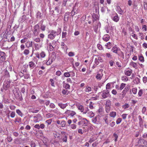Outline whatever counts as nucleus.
<instances>
[{
	"label": "nucleus",
	"instance_id": "33",
	"mask_svg": "<svg viewBox=\"0 0 147 147\" xmlns=\"http://www.w3.org/2000/svg\"><path fill=\"white\" fill-rule=\"evenodd\" d=\"M24 77L25 79H28L30 77V75L28 73H24Z\"/></svg>",
	"mask_w": 147,
	"mask_h": 147
},
{
	"label": "nucleus",
	"instance_id": "5",
	"mask_svg": "<svg viewBox=\"0 0 147 147\" xmlns=\"http://www.w3.org/2000/svg\"><path fill=\"white\" fill-rule=\"evenodd\" d=\"M43 20L40 21L38 23V24H39L38 25L40 26V30L42 31H44L45 30L46 28V26L45 25L43 24Z\"/></svg>",
	"mask_w": 147,
	"mask_h": 147
},
{
	"label": "nucleus",
	"instance_id": "28",
	"mask_svg": "<svg viewBox=\"0 0 147 147\" xmlns=\"http://www.w3.org/2000/svg\"><path fill=\"white\" fill-rule=\"evenodd\" d=\"M143 145L140 146V147H147V142L144 140H142Z\"/></svg>",
	"mask_w": 147,
	"mask_h": 147
},
{
	"label": "nucleus",
	"instance_id": "9",
	"mask_svg": "<svg viewBox=\"0 0 147 147\" xmlns=\"http://www.w3.org/2000/svg\"><path fill=\"white\" fill-rule=\"evenodd\" d=\"M119 50H120L119 48L117 47L116 45L113 47L111 50L113 53H116L117 55H119L118 51Z\"/></svg>",
	"mask_w": 147,
	"mask_h": 147
},
{
	"label": "nucleus",
	"instance_id": "49",
	"mask_svg": "<svg viewBox=\"0 0 147 147\" xmlns=\"http://www.w3.org/2000/svg\"><path fill=\"white\" fill-rule=\"evenodd\" d=\"M138 117L139 119V125L140 126H141L143 124V120L140 115H139Z\"/></svg>",
	"mask_w": 147,
	"mask_h": 147
},
{
	"label": "nucleus",
	"instance_id": "8",
	"mask_svg": "<svg viewBox=\"0 0 147 147\" xmlns=\"http://www.w3.org/2000/svg\"><path fill=\"white\" fill-rule=\"evenodd\" d=\"M110 101L108 100L107 101L105 105V111L106 113H109L110 110L111 106L109 103Z\"/></svg>",
	"mask_w": 147,
	"mask_h": 147
},
{
	"label": "nucleus",
	"instance_id": "58",
	"mask_svg": "<svg viewBox=\"0 0 147 147\" xmlns=\"http://www.w3.org/2000/svg\"><path fill=\"white\" fill-rule=\"evenodd\" d=\"M52 45L53 46L54 48L55 47L57 44V42L55 40H53L51 43Z\"/></svg>",
	"mask_w": 147,
	"mask_h": 147
},
{
	"label": "nucleus",
	"instance_id": "50",
	"mask_svg": "<svg viewBox=\"0 0 147 147\" xmlns=\"http://www.w3.org/2000/svg\"><path fill=\"white\" fill-rule=\"evenodd\" d=\"M106 9H108V7L106 6H104L102 7L101 11L102 13H104Z\"/></svg>",
	"mask_w": 147,
	"mask_h": 147
},
{
	"label": "nucleus",
	"instance_id": "24",
	"mask_svg": "<svg viewBox=\"0 0 147 147\" xmlns=\"http://www.w3.org/2000/svg\"><path fill=\"white\" fill-rule=\"evenodd\" d=\"M92 121L95 124H98L99 123V121L97 120V117H95L92 119Z\"/></svg>",
	"mask_w": 147,
	"mask_h": 147
},
{
	"label": "nucleus",
	"instance_id": "46",
	"mask_svg": "<svg viewBox=\"0 0 147 147\" xmlns=\"http://www.w3.org/2000/svg\"><path fill=\"white\" fill-rule=\"evenodd\" d=\"M126 84L123 83H121L120 86L119 87V90H122L125 86Z\"/></svg>",
	"mask_w": 147,
	"mask_h": 147
},
{
	"label": "nucleus",
	"instance_id": "31",
	"mask_svg": "<svg viewBox=\"0 0 147 147\" xmlns=\"http://www.w3.org/2000/svg\"><path fill=\"white\" fill-rule=\"evenodd\" d=\"M130 65L135 68H137V64L136 63L132 61L130 63Z\"/></svg>",
	"mask_w": 147,
	"mask_h": 147
},
{
	"label": "nucleus",
	"instance_id": "14",
	"mask_svg": "<svg viewBox=\"0 0 147 147\" xmlns=\"http://www.w3.org/2000/svg\"><path fill=\"white\" fill-rule=\"evenodd\" d=\"M110 38V37L109 35L108 34H106L104 35L102 39L104 41L107 42L109 40Z\"/></svg>",
	"mask_w": 147,
	"mask_h": 147
},
{
	"label": "nucleus",
	"instance_id": "51",
	"mask_svg": "<svg viewBox=\"0 0 147 147\" xmlns=\"http://www.w3.org/2000/svg\"><path fill=\"white\" fill-rule=\"evenodd\" d=\"M129 104L127 103H125V104L122 106V108L124 109H125L129 108Z\"/></svg>",
	"mask_w": 147,
	"mask_h": 147
},
{
	"label": "nucleus",
	"instance_id": "15",
	"mask_svg": "<svg viewBox=\"0 0 147 147\" xmlns=\"http://www.w3.org/2000/svg\"><path fill=\"white\" fill-rule=\"evenodd\" d=\"M3 72L4 73V75L5 77L7 78H9L10 76V74L6 68L5 69L3 70Z\"/></svg>",
	"mask_w": 147,
	"mask_h": 147
},
{
	"label": "nucleus",
	"instance_id": "45",
	"mask_svg": "<svg viewBox=\"0 0 147 147\" xmlns=\"http://www.w3.org/2000/svg\"><path fill=\"white\" fill-rule=\"evenodd\" d=\"M64 76L68 78L70 76L69 72H66L64 73Z\"/></svg>",
	"mask_w": 147,
	"mask_h": 147
},
{
	"label": "nucleus",
	"instance_id": "10",
	"mask_svg": "<svg viewBox=\"0 0 147 147\" xmlns=\"http://www.w3.org/2000/svg\"><path fill=\"white\" fill-rule=\"evenodd\" d=\"M11 81L10 80H7L5 81L3 83V86L4 88H9L10 86Z\"/></svg>",
	"mask_w": 147,
	"mask_h": 147
},
{
	"label": "nucleus",
	"instance_id": "26",
	"mask_svg": "<svg viewBox=\"0 0 147 147\" xmlns=\"http://www.w3.org/2000/svg\"><path fill=\"white\" fill-rule=\"evenodd\" d=\"M41 47V46L40 45L37 43L34 44V47L35 50H38Z\"/></svg>",
	"mask_w": 147,
	"mask_h": 147
},
{
	"label": "nucleus",
	"instance_id": "62",
	"mask_svg": "<svg viewBox=\"0 0 147 147\" xmlns=\"http://www.w3.org/2000/svg\"><path fill=\"white\" fill-rule=\"evenodd\" d=\"M119 55L120 57L122 58L123 59H124V54L123 53V52L121 51L120 53H119V54L118 55Z\"/></svg>",
	"mask_w": 147,
	"mask_h": 147
},
{
	"label": "nucleus",
	"instance_id": "59",
	"mask_svg": "<svg viewBox=\"0 0 147 147\" xmlns=\"http://www.w3.org/2000/svg\"><path fill=\"white\" fill-rule=\"evenodd\" d=\"M130 87L129 85H127L124 88L123 90L127 92L129 90Z\"/></svg>",
	"mask_w": 147,
	"mask_h": 147
},
{
	"label": "nucleus",
	"instance_id": "6",
	"mask_svg": "<svg viewBox=\"0 0 147 147\" xmlns=\"http://www.w3.org/2000/svg\"><path fill=\"white\" fill-rule=\"evenodd\" d=\"M65 113L67 114L69 116H70L72 117L76 114V113L74 111L68 110L65 111Z\"/></svg>",
	"mask_w": 147,
	"mask_h": 147
},
{
	"label": "nucleus",
	"instance_id": "37",
	"mask_svg": "<svg viewBox=\"0 0 147 147\" xmlns=\"http://www.w3.org/2000/svg\"><path fill=\"white\" fill-rule=\"evenodd\" d=\"M134 82L136 84H138L140 83V80L138 77L136 78L134 80Z\"/></svg>",
	"mask_w": 147,
	"mask_h": 147
},
{
	"label": "nucleus",
	"instance_id": "11",
	"mask_svg": "<svg viewBox=\"0 0 147 147\" xmlns=\"http://www.w3.org/2000/svg\"><path fill=\"white\" fill-rule=\"evenodd\" d=\"M34 118L36 122H38L42 119V116L40 114H38L36 116H34Z\"/></svg>",
	"mask_w": 147,
	"mask_h": 147
},
{
	"label": "nucleus",
	"instance_id": "43",
	"mask_svg": "<svg viewBox=\"0 0 147 147\" xmlns=\"http://www.w3.org/2000/svg\"><path fill=\"white\" fill-rule=\"evenodd\" d=\"M103 109L102 107H100L99 109H98V113L101 114H102L103 113Z\"/></svg>",
	"mask_w": 147,
	"mask_h": 147
},
{
	"label": "nucleus",
	"instance_id": "48",
	"mask_svg": "<svg viewBox=\"0 0 147 147\" xmlns=\"http://www.w3.org/2000/svg\"><path fill=\"white\" fill-rule=\"evenodd\" d=\"M121 80H122L126 82L128 80V78L125 76H123L121 77Z\"/></svg>",
	"mask_w": 147,
	"mask_h": 147
},
{
	"label": "nucleus",
	"instance_id": "41",
	"mask_svg": "<svg viewBox=\"0 0 147 147\" xmlns=\"http://www.w3.org/2000/svg\"><path fill=\"white\" fill-rule=\"evenodd\" d=\"M69 12H67L65 13V15L64 16V20L66 21L69 18Z\"/></svg>",
	"mask_w": 147,
	"mask_h": 147
},
{
	"label": "nucleus",
	"instance_id": "40",
	"mask_svg": "<svg viewBox=\"0 0 147 147\" xmlns=\"http://www.w3.org/2000/svg\"><path fill=\"white\" fill-rule=\"evenodd\" d=\"M111 27H110L109 26H107L105 27V29L107 33H109V31Z\"/></svg>",
	"mask_w": 147,
	"mask_h": 147
},
{
	"label": "nucleus",
	"instance_id": "35",
	"mask_svg": "<svg viewBox=\"0 0 147 147\" xmlns=\"http://www.w3.org/2000/svg\"><path fill=\"white\" fill-rule=\"evenodd\" d=\"M116 115V113L115 112L112 111L110 113V116L111 117L114 118Z\"/></svg>",
	"mask_w": 147,
	"mask_h": 147
},
{
	"label": "nucleus",
	"instance_id": "34",
	"mask_svg": "<svg viewBox=\"0 0 147 147\" xmlns=\"http://www.w3.org/2000/svg\"><path fill=\"white\" fill-rule=\"evenodd\" d=\"M63 87L66 89H69L70 86L68 84L64 83L63 85Z\"/></svg>",
	"mask_w": 147,
	"mask_h": 147
},
{
	"label": "nucleus",
	"instance_id": "47",
	"mask_svg": "<svg viewBox=\"0 0 147 147\" xmlns=\"http://www.w3.org/2000/svg\"><path fill=\"white\" fill-rule=\"evenodd\" d=\"M94 104L92 102H90L89 105V107L91 109H92L94 108L93 105Z\"/></svg>",
	"mask_w": 147,
	"mask_h": 147
},
{
	"label": "nucleus",
	"instance_id": "53",
	"mask_svg": "<svg viewBox=\"0 0 147 147\" xmlns=\"http://www.w3.org/2000/svg\"><path fill=\"white\" fill-rule=\"evenodd\" d=\"M67 33L66 32H63L62 33V38H66Z\"/></svg>",
	"mask_w": 147,
	"mask_h": 147
},
{
	"label": "nucleus",
	"instance_id": "63",
	"mask_svg": "<svg viewBox=\"0 0 147 147\" xmlns=\"http://www.w3.org/2000/svg\"><path fill=\"white\" fill-rule=\"evenodd\" d=\"M30 146L31 147H36V144L35 142L32 141L30 143Z\"/></svg>",
	"mask_w": 147,
	"mask_h": 147
},
{
	"label": "nucleus",
	"instance_id": "12",
	"mask_svg": "<svg viewBox=\"0 0 147 147\" xmlns=\"http://www.w3.org/2000/svg\"><path fill=\"white\" fill-rule=\"evenodd\" d=\"M133 71L130 69H127L124 71L125 74L128 76H129L132 73Z\"/></svg>",
	"mask_w": 147,
	"mask_h": 147
},
{
	"label": "nucleus",
	"instance_id": "52",
	"mask_svg": "<svg viewBox=\"0 0 147 147\" xmlns=\"http://www.w3.org/2000/svg\"><path fill=\"white\" fill-rule=\"evenodd\" d=\"M29 52L30 51L29 50L26 49L24 50L23 52V54L25 55H27L29 54Z\"/></svg>",
	"mask_w": 147,
	"mask_h": 147
},
{
	"label": "nucleus",
	"instance_id": "38",
	"mask_svg": "<svg viewBox=\"0 0 147 147\" xmlns=\"http://www.w3.org/2000/svg\"><path fill=\"white\" fill-rule=\"evenodd\" d=\"M92 91V88L89 86H87L85 89L86 92H89Z\"/></svg>",
	"mask_w": 147,
	"mask_h": 147
},
{
	"label": "nucleus",
	"instance_id": "4",
	"mask_svg": "<svg viewBox=\"0 0 147 147\" xmlns=\"http://www.w3.org/2000/svg\"><path fill=\"white\" fill-rule=\"evenodd\" d=\"M35 54L36 57L39 59L42 58H44L46 56V53L43 51H41L40 53L37 52Z\"/></svg>",
	"mask_w": 147,
	"mask_h": 147
},
{
	"label": "nucleus",
	"instance_id": "19",
	"mask_svg": "<svg viewBox=\"0 0 147 147\" xmlns=\"http://www.w3.org/2000/svg\"><path fill=\"white\" fill-rule=\"evenodd\" d=\"M86 116L90 118H92L94 115V113L92 111H88Z\"/></svg>",
	"mask_w": 147,
	"mask_h": 147
},
{
	"label": "nucleus",
	"instance_id": "60",
	"mask_svg": "<svg viewBox=\"0 0 147 147\" xmlns=\"http://www.w3.org/2000/svg\"><path fill=\"white\" fill-rule=\"evenodd\" d=\"M61 29L60 28H59L57 30V31H56V33L57 35H59L61 33Z\"/></svg>",
	"mask_w": 147,
	"mask_h": 147
},
{
	"label": "nucleus",
	"instance_id": "39",
	"mask_svg": "<svg viewBox=\"0 0 147 147\" xmlns=\"http://www.w3.org/2000/svg\"><path fill=\"white\" fill-rule=\"evenodd\" d=\"M16 113L20 116L22 117L23 116V114L22 112L19 109H17L16 110Z\"/></svg>",
	"mask_w": 147,
	"mask_h": 147
},
{
	"label": "nucleus",
	"instance_id": "61",
	"mask_svg": "<svg viewBox=\"0 0 147 147\" xmlns=\"http://www.w3.org/2000/svg\"><path fill=\"white\" fill-rule=\"evenodd\" d=\"M122 119L120 118H119L117 119L116 121V123L117 124H119L122 121Z\"/></svg>",
	"mask_w": 147,
	"mask_h": 147
},
{
	"label": "nucleus",
	"instance_id": "7",
	"mask_svg": "<svg viewBox=\"0 0 147 147\" xmlns=\"http://www.w3.org/2000/svg\"><path fill=\"white\" fill-rule=\"evenodd\" d=\"M109 93V91L108 90H104L102 92V96L104 98H105L108 96Z\"/></svg>",
	"mask_w": 147,
	"mask_h": 147
},
{
	"label": "nucleus",
	"instance_id": "20",
	"mask_svg": "<svg viewBox=\"0 0 147 147\" xmlns=\"http://www.w3.org/2000/svg\"><path fill=\"white\" fill-rule=\"evenodd\" d=\"M26 46L28 48L31 47L33 45V42L32 41H28L26 43Z\"/></svg>",
	"mask_w": 147,
	"mask_h": 147
},
{
	"label": "nucleus",
	"instance_id": "55",
	"mask_svg": "<svg viewBox=\"0 0 147 147\" xmlns=\"http://www.w3.org/2000/svg\"><path fill=\"white\" fill-rule=\"evenodd\" d=\"M132 92L134 94H136L137 92V88H134L132 89Z\"/></svg>",
	"mask_w": 147,
	"mask_h": 147
},
{
	"label": "nucleus",
	"instance_id": "56",
	"mask_svg": "<svg viewBox=\"0 0 147 147\" xmlns=\"http://www.w3.org/2000/svg\"><path fill=\"white\" fill-rule=\"evenodd\" d=\"M53 114H51L50 113H48L46 114V117L48 118H50L52 117L53 116Z\"/></svg>",
	"mask_w": 147,
	"mask_h": 147
},
{
	"label": "nucleus",
	"instance_id": "17",
	"mask_svg": "<svg viewBox=\"0 0 147 147\" xmlns=\"http://www.w3.org/2000/svg\"><path fill=\"white\" fill-rule=\"evenodd\" d=\"M58 105L62 109H64L68 106V104L67 103L65 104L61 103H59L58 104Z\"/></svg>",
	"mask_w": 147,
	"mask_h": 147
},
{
	"label": "nucleus",
	"instance_id": "1",
	"mask_svg": "<svg viewBox=\"0 0 147 147\" xmlns=\"http://www.w3.org/2000/svg\"><path fill=\"white\" fill-rule=\"evenodd\" d=\"M77 107L80 112L82 113L83 114H85L87 113L89 109L88 107H86L84 108V106L82 105H78Z\"/></svg>",
	"mask_w": 147,
	"mask_h": 147
},
{
	"label": "nucleus",
	"instance_id": "2",
	"mask_svg": "<svg viewBox=\"0 0 147 147\" xmlns=\"http://www.w3.org/2000/svg\"><path fill=\"white\" fill-rule=\"evenodd\" d=\"M38 24H36L34 27L33 31V33L35 36H37L40 31V26Z\"/></svg>",
	"mask_w": 147,
	"mask_h": 147
},
{
	"label": "nucleus",
	"instance_id": "22",
	"mask_svg": "<svg viewBox=\"0 0 147 147\" xmlns=\"http://www.w3.org/2000/svg\"><path fill=\"white\" fill-rule=\"evenodd\" d=\"M29 65L31 69H33L36 66L35 63L33 61H30L29 63Z\"/></svg>",
	"mask_w": 147,
	"mask_h": 147
},
{
	"label": "nucleus",
	"instance_id": "32",
	"mask_svg": "<svg viewBox=\"0 0 147 147\" xmlns=\"http://www.w3.org/2000/svg\"><path fill=\"white\" fill-rule=\"evenodd\" d=\"M105 46L106 48L109 49L112 47L111 44L110 42H109L105 45Z\"/></svg>",
	"mask_w": 147,
	"mask_h": 147
},
{
	"label": "nucleus",
	"instance_id": "30",
	"mask_svg": "<svg viewBox=\"0 0 147 147\" xmlns=\"http://www.w3.org/2000/svg\"><path fill=\"white\" fill-rule=\"evenodd\" d=\"M138 59L141 62L143 63L144 61V57L142 55H139Z\"/></svg>",
	"mask_w": 147,
	"mask_h": 147
},
{
	"label": "nucleus",
	"instance_id": "13",
	"mask_svg": "<svg viewBox=\"0 0 147 147\" xmlns=\"http://www.w3.org/2000/svg\"><path fill=\"white\" fill-rule=\"evenodd\" d=\"M116 10L117 12L119 14L122 15L123 14V11L121 9L119 6H117L116 7Z\"/></svg>",
	"mask_w": 147,
	"mask_h": 147
},
{
	"label": "nucleus",
	"instance_id": "42",
	"mask_svg": "<svg viewBox=\"0 0 147 147\" xmlns=\"http://www.w3.org/2000/svg\"><path fill=\"white\" fill-rule=\"evenodd\" d=\"M39 111L38 110H36L34 109H30L29 110V111L30 112H32V113H37Z\"/></svg>",
	"mask_w": 147,
	"mask_h": 147
},
{
	"label": "nucleus",
	"instance_id": "23",
	"mask_svg": "<svg viewBox=\"0 0 147 147\" xmlns=\"http://www.w3.org/2000/svg\"><path fill=\"white\" fill-rule=\"evenodd\" d=\"M47 46V47L49 48L50 51H52L54 48L52 45V43L51 42L48 44Z\"/></svg>",
	"mask_w": 147,
	"mask_h": 147
},
{
	"label": "nucleus",
	"instance_id": "64",
	"mask_svg": "<svg viewBox=\"0 0 147 147\" xmlns=\"http://www.w3.org/2000/svg\"><path fill=\"white\" fill-rule=\"evenodd\" d=\"M33 40L36 42H40V39L39 38H36L33 39Z\"/></svg>",
	"mask_w": 147,
	"mask_h": 147
},
{
	"label": "nucleus",
	"instance_id": "29",
	"mask_svg": "<svg viewBox=\"0 0 147 147\" xmlns=\"http://www.w3.org/2000/svg\"><path fill=\"white\" fill-rule=\"evenodd\" d=\"M83 124L85 126H87L88 125V121L87 119L86 118H83L82 120Z\"/></svg>",
	"mask_w": 147,
	"mask_h": 147
},
{
	"label": "nucleus",
	"instance_id": "25",
	"mask_svg": "<svg viewBox=\"0 0 147 147\" xmlns=\"http://www.w3.org/2000/svg\"><path fill=\"white\" fill-rule=\"evenodd\" d=\"M67 136H65L63 137L61 139H60L59 141L60 142H66L67 141Z\"/></svg>",
	"mask_w": 147,
	"mask_h": 147
},
{
	"label": "nucleus",
	"instance_id": "16",
	"mask_svg": "<svg viewBox=\"0 0 147 147\" xmlns=\"http://www.w3.org/2000/svg\"><path fill=\"white\" fill-rule=\"evenodd\" d=\"M92 17L93 22L97 20H98L99 19L98 15L95 13H93L92 15Z\"/></svg>",
	"mask_w": 147,
	"mask_h": 147
},
{
	"label": "nucleus",
	"instance_id": "18",
	"mask_svg": "<svg viewBox=\"0 0 147 147\" xmlns=\"http://www.w3.org/2000/svg\"><path fill=\"white\" fill-rule=\"evenodd\" d=\"M52 62L53 61L51 59H50L49 58V59H48L47 61V60H44L43 61L44 63H45L46 65H51L52 63Z\"/></svg>",
	"mask_w": 147,
	"mask_h": 147
},
{
	"label": "nucleus",
	"instance_id": "54",
	"mask_svg": "<svg viewBox=\"0 0 147 147\" xmlns=\"http://www.w3.org/2000/svg\"><path fill=\"white\" fill-rule=\"evenodd\" d=\"M139 34L141 39L142 40L144 38V34L142 32H140Z\"/></svg>",
	"mask_w": 147,
	"mask_h": 147
},
{
	"label": "nucleus",
	"instance_id": "3",
	"mask_svg": "<svg viewBox=\"0 0 147 147\" xmlns=\"http://www.w3.org/2000/svg\"><path fill=\"white\" fill-rule=\"evenodd\" d=\"M49 33V34L48 35V38L51 40L54 39L57 36L55 31L51 30Z\"/></svg>",
	"mask_w": 147,
	"mask_h": 147
},
{
	"label": "nucleus",
	"instance_id": "21",
	"mask_svg": "<svg viewBox=\"0 0 147 147\" xmlns=\"http://www.w3.org/2000/svg\"><path fill=\"white\" fill-rule=\"evenodd\" d=\"M112 19L116 22H117L119 21V18L117 13H116V15L113 17Z\"/></svg>",
	"mask_w": 147,
	"mask_h": 147
},
{
	"label": "nucleus",
	"instance_id": "44",
	"mask_svg": "<svg viewBox=\"0 0 147 147\" xmlns=\"http://www.w3.org/2000/svg\"><path fill=\"white\" fill-rule=\"evenodd\" d=\"M66 122L64 120L62 121L60 123V125L61 127H64L65 125Z\"/></svg>",
	"mask_w": 147,
	"mask_h": 147
},
{
	"label": "nucleus",
	"instance_id": "27",
	"mask_svg": "<svg viewBox=\"0 0 147 147\" xmlns=\"http://www.w3.org/2000/svg\"><path fill=\"white\" fill-rule=\"evenodd\" d=\"M103 76V74L102 73L98 74L96 76V78L98 80H100Z\"/></svg>",
	"mask_w": 147,
	"mask_h": 147
},
{
	"label": "nucleus",
	"instance_id": "57",
	"mask_svg": "<svg viewBox=\"0 0 147 147\" xmlns=\"http://www.w3.org/2000/svg\"><path fill=\"white\" fill-rule=\"evenodd\" d=\"M50 81L51 82V86L53 87H55L54 84V81L53 79H51L50 80Z\"/></svg>",
	"mask_w": 147,
	"mask_h": 147
},
{
	"label": "nucleus",
	"instance_id": "36",
	"mask_svg": "<svg viewBox=\"0 0 147 147\" xmlns=\"http://www.w3.org/2000/svg\"><path fill=\"white\" fill-rule=\"evenodd\" d=\"M42 14L40 12L38 11L36 14V18H38V17L41 18L42 17Z\"/></svg>",
	"mask_w": 147,
	"mask_h": 147
}]
</instances>
